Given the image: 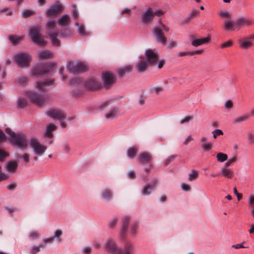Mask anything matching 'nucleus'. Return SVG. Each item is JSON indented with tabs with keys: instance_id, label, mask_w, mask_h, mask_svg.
Listing matches in <instances>:
<instances>
[{
	"instance_id": "obj_1",
	"label": "nucleus",
	"mask_w": 254,
	"mask_h": 254,
	"mask_svg": "<svg viewBox=\"0 0 254 254\" xmlns=\"http://www.w3.org/2000/svg\"><path fill=\"white\" fill-rule=\"evenodd\" d=\"M103 246L107 252L112 254H133L134 248L133 244L128 243L122 250L118 247L116 240L112 237H108L104 240Z\"/></svg>"
},
{
	"instance_id": "obj_2",
	"label": "nucleus",
	"mask_w": 254,
	"mask_h": 254,
	"mask_svg": "<svg viewBox=\"0 0 254 254\" xmlns=\"http://www.w3.org/2000/svg\"><path fill=\"white\" fill-rule=\"evenodd\" d=\"M145 54L146 61H139L136 65V69L140 73L145 72L148 66L153 65L158 60V54L154 50L151 49L146 50Z\"/></svg>"
},
{
	"instance_id": "obj_3",
	"label": "nucleus",
	"mask_w": 254,
	"mask_h": 254,
	"mask_svg": "<svg viewBox=\"0 0 254 254\" xmlns=\"http://www.w3.org/2000/svg\"><path fill=\"white\" fill-rule=\"evenodd\" d=\"M28 31L31 40L35 45L40 47H44L46 45V42L40 33L41 27L40 26H33L29 28Z\"/></svg>"
},
{
	"instance_id": "obj_4",
	"label": "nucleus",
	"mask_w": 254,
	"mask_h": 254,
	"mask_svg": "<svg viewBox=\"0 0 254 254\" xmlns=\"http://www.w3.org/2000/svg\"><path fill=\"white\" fill-rule=\"evenodd\" d=\"M46 115L53 120L58 121L63 128L67 126V117L64 111L59 109L53 108L46 112Z\"/></svg>"
},
{
	"instance_id": "obj_5",
	"label": "nucleus",
	"mask_w": 254,
	"mask_h": 254,
	"mask_svg": "<svg viewBox=\"0 0 254 254\" xmlns=\"http://www.w3.org/2000/svg\"><path fill=\"white\" fill-rule=\"evenodd\" d=\"M29 145L32 149L33 152L36 155V157L33 158L35 161H37V157L43 156L47 149L46 145L42 144L35 138H32L29 140Z\"/></svg>"
},
{
	"instance_id": "obj_6",
	"label": "nucleus",
	"mask_w": 254,
	"mask_h": 254,
	"mask_svg": "<svg viewBox=\"0 0 254 254\" xmlns=\"http://www.w3.org/2000/svg\"><path fill=\"white\" fill-rule=\"evenodd\" d=\"M154 32L153 36L155 40L157 42L164 45L167 41V38L163 33L164 31L166 32L169 31V28L163 23H160L159 25L153 27Z\"/></svg>"
},
{
	"instance_id": "obj_7",
	"label": "nucleus",
	"mask_w": 254,
	"mask_h": 254,
	"mask_svg": "<svg viewBox=\"0 0 254 254\" xmlns=\"http://www.w3.org/2000/svg\"><path fill=\"white\" fill-rule=\"evenodd\" d=\"M54 69V64L53 63H41L36 65L32 69L34 76H38L50 73Z\"/></svg>"
},
{
	"instance_id": "obj_8",
	"label": "nucleus",
	"mask_w": 254,
	"mask_h": 254,
	"mask_svg": "<svg viewBox=\"0 0 254 254\" xmlns=\"http://www.w3.org/2000/svg\"><path fill=\"white\" fill-rule=\"evenodd\" d=\"M86 65L82 62H67L66 69L71 73L78 74L86 70Z\"/></svg>"
},
{
	"instance_id": "obj_9",
	"label": "nucleus",
	"mask_w": 254,
	"mask_h": 254,
	"mask_svg": "<svg viewBox=\"0 0 254 254\" xmlns=\"http://www.w3.org/2000/svg\"><path fill=\"white\" fill-rule=\"evenodd\" d=\"M32 60V57L29 54L25 53H19L15 56V60L20 67H28L29 65Z\"/></svg>"
},
{
	"instance_id": "obj_10",
	"label": "nucleus",
	"mask_w": 254,
	"mask_h": 254,
	"mask_svg": "<svg viewBox=\"0 0 254 254\" xmlns=\"http://www.w3.org/2000/svg\"><path fill=\"white\" fill-rule=\"evenodd\" d=\"M6 132L9 135L11 138L12 142L15 145L18 146L23 149L27 147V144L24 136L17 135L14 132L11 131L9 128H6Z\"/></svg>"
},
{
	"instance_id": "obj_11",
	"label": "nucleus",
	"mask_w": 254,
	"mask_h": 254,
	"mask_svg": "<svg viewBox=\"0 0 254 254\" xmlns=\"http://www.w3.org/2000/svg\"><path fill=\"white\" fill-rule=\"evenodd\" d=\"M27 96L32 103L39 106L44 104L47 98L45 93L39 94L33 92H29Z\"/></svg>"
},
{
	"instance_id": "obj_12",
	"label": "nucleus",
	"mask_w": 254,
	"mask_h": 254,
	"mask_svg": "<svg viewBox=\"0 0 254 254\" xmlns=\"http://www.w3.org/2000/svg\"><path fill=\"white\" fill-rule=\"evenodd\" d=\"M158 182V179L155 178L151 182L145 185L142 188L141 193L143 195H149L154 191Z\"/></svg>"
},
{
	"instance_id": "obj_13",
	"label": "nucleus",
	"mask_w": 254,
	"mask_h": 254,
	"mask_svg": "<svg viewBox=\"0 0 254 254\" xmlns=\"http://www.w3.org/2000/svg\"><path fill=\"white\" fill-rule=\"evenodd\" d=\"M102 79L106 88H108L115 82V77L111 72H105L103 73Z\"/></svg>"
},
{
	"instance_id": "obj_14",
	"label": "nucleus",
	"mask_w": 254,
	"mask_h": 254,
	"mask_svg": "<svg viewBox=\"0 0 254 254\" xmlns=\"http://www.w3.org/2000/svg\"><path fill=\"white\" fill-rule=\"evenodd\" d=\"M130 219V215H124L122 219V226L120 229V235L122 238L125 236L127 230Z\"/></svg>"
},
{
	"instance_id": "obj_15",
	"label": "nucleus",
	"mask_w": 254,
	"mask_h": 254,
	"mask_svg": "<svg viewBox=\"0 0 254 254\" xmlns=\"http://www.w3.org/2000/svg\"><path fill=\"white\" fill-rule=\"evenodd\" d=\"M63 233L60 230H56L54 234V236L47 238H45L43 240V241L46 244H52L55 241H57L58 243L60 242V238L62 237Z\"/></svg>"
},
{
	"instance_id": "obj_16",
	"label": "nucleus",
	"mask_w": 254,
	"mask_h": 254,
	"mask_svg": "<svg viewBox=\"0 0 254 254\" xmlns=\"http://www.w3.org/2000/svg\"><path fill=\"white\" fill-rule=\"evenodd\" d=\"M223 29L226 31H234L240 29V26H238L237 20H228L225 21Z\"/></svg>"
},
{
	"instance_id": "obj_17",
	"label": "nucleus",
	"mask_w": 254,
	"mask_h": 254,
	"mask_svg": "<svg viewBox=\"0 0 254 254\" xmlns=\"http://www.w3.org/2000/svg\"><path fill=\"white\" fill-rule=\"evenodd\" d=\"M62 9V5L59 2H57L48 8L45 11V14L49 16H52L58 13Z\"/></svg>"
},
{
	"instance_id": "obj_18",
	"label": "nucleus",
	"mask_w": 254,
	"mask_h": 254,
	"mask_svg": "<svg viewBox=\"0 0 254 254\" xmlns=\"http://www.w3.org/2000/svg\"><path fill=\"white\" fill-rule=\"evenodd\" d=\"M114 195L112 190L104 189L101 193L100 198L105 202H109L113 199Z\"/></svg>"
},
{
	"instance_id": "obj_19",
	"label": "nucleus",
	"mask_w": 254,
	"mask_h": 254,
	"mask_svg": "<svg viewBox=\"0 0 254 254\" xmlns=\"http://www.w3.org/2000/svg\"><path fill=\"white\" fill-rule=\"evenodd\" d=\"M150 159H151V157L148 153H146V152L141 153L139 155V162L146 163L149 164L148 167L144 168V171L146 173H148L150 169Z\"/></svg>"
},
{
	"instance_id": "obj_20",
	"label": "nucleus",
	"mask_w": 254,
	"mask_h": 254,
	"mask_svg": "<svg viewBox=\"0 0 254 254\" xmlns=\"http://www.w3.org/2000/svg\"><path fill=\"white\" fill-rule=\"evenodd\" d=\"M49 35L52 45L53 46H56L60 47L61 46L60 40L58 38L59 35V32L57 30H54L52 32L48 34Z\"/></svg>"
},
{
	"instance_id": "obj_21",
	"label": "nucleus",
	"mask_w": 254,
	"mask_h": 254,
	"mask_svg": "<svg viewBox=\"0 0 254 254\" xmlns=\"http://www.w3.org/2000/svg\"><path fill=\"white\" fill-rule=\"evenodd\" d=\"M85 86L89 89H95L100 86V84L95 79H88L84 81Z\"/></svg>"
},
{
	"instance_id": "obj_22",
	"label": "nucleus",
	"mask_w": 254,
	"mask_h": 254,
	"mask_svg": "<svg viewBox=\"0 0 254 254\" xmlns=\"http://www.w3.org/2000/svg\"><path fill=\"white\" fill-rule=\"evenodd\" d=\"M153 17V12L151 8H148L141 16L142 21L144 23L149 24Z\"/></svg>"
},
{
	"instance_id": "obj_23",
	"label": "nucleus",
	"mask_w": 254,
	"mask_h": 254,
	"mask_svg": "<svg viewBox=\"0 0 254 254\" xmlns=\"http://www.w3.org/2000/svg\"><path fill=\"white\" fill-rule=\"evenodd\" d=\"M210 39L209 37L203 38L201 39L196 38L195 37H192L190 39L191 43L192 46L194 47H197L201 45L207 43Z\"/></svg>"
},
{
	"instance_id": "obj_24",
	"label": "nucleus",
	"mask_w": 254,
	"mask_h": 254,
	"mask_svg": "<svg viewBox=\"0 0 254 254\" xmlns=\"http://www.w3.org/2000/svg\"><path fill=\"white\" fill-rule=\"evenodd\" d=\"M54 80L53 79H48L45 80L39 81L37 82V87L40 90L47 86H51L54 84Z\"/></svg>"
},
{
	"instance_id": "obj_25",
	"label": "nucleus",
	"mask_w": 254,
	"mask_h": 254,
	"mask_svg": "<svg viewBox=\"0 0 254 254\" xmlns=\"http://www.w3.org/2000/svg\"><path fill=\"white\" fill-rule=\"evenodd\" d=\"M57 127L54 124L47 125L45 131V136L48 138H51L53 136V131Z\"/></svg>"
},
{
	"instance_id": "obj_26",
	"label": "nucleus",
	"mask_w": 254,
	"mask_h": 254,
	"mask_svg": "<svg viewBox=\"0 0 254 254\" xmlns=\"http://www.w3.org/2000/svg\"><path fill=\"white\" fill-rule=\"evenodd\" d=\"M70 21L69 16L68 14L63 15L59 19L57 23L62 27L66 26Z\"/></svg>"
},
{
	"instance_id": "obj_27",
	"label": "nucleus",
	"mask_w": 254,
	"mask_h": 254,
	"mask_svg": "<svg viewBox=\"0 0 254 254\" xmlns=\"http://www.w3.org/2000/svg\"><path fill=\"white\" fill-rule=\"evenodd\" d=\"M18 164L16 161H8L5 164L7 171L14 172L17 168Z\"/></svg>"
},
{
	"instance_id": "obj_28",
	"label": "nucleus",
	"mask_w": 254,
	"mask_h": 254,
	"mask_svg": "<svg viewBox=\"0 0 254 254\" xmlns=\"http://www.w3.org/2000/svg\"><path fill=\"white\" fill-rule=\"evenodd\" d=\"M221 172L222 176L231 179L235 175V173L232 169L221 168Z\"/></svg>"
},
{
	"instance_id": "obj_29",
	"label": "nucleus",
	"mask_w": 254,
	"mask_h": 254,
	"mask_svg": "<svg viewBox=\"0 0 254 254\" xmlns=\"http://www.w3.org/2000/svg\"><path fill=\"white\" fill-rule=\"evenodd\" d=\"M236 20L237 25L240 26V28L241 27L242 25L249 26L251 25L252 24V20L250 19H247L241 17L237 19Z\"/></svg>"
},
{
	"instance_id": "obj_30",
	"label": "nucleus",
	"mask_w": 254,
	"mask_h": 254,
	"mask_svg": "<svg viewBox=\"0 0 254 254\" xmlns=\"http://www.w3.org/2000/svg\"><path fill=\"white\" fill-rule=\"evenodd\" d=\"M133 69V66L128 65L120 69L118 72V75L120 77H124L126 73L130 72Z\"/></svg>"
},
{
	"instance_id": "obj_31",
	"label": "nucleus",
	"mask_w": 254,
	"mask_h": 254,
	"mask_svg": "<svg viewBox=\"0 0 254 254\" xmlns=\"http://www.w3.org/2000/svg\"><path fill=\"white\" fill-rule=\"evenodd\" d=\"M252 41L250 38L242 41L240 42V47L243 49H248L252 46Z\"/></svg>"
},
{
	"instance_id": "obj_32",
	"label": "nucleus",
	"mask_w": 254,
	"mask_h": 254,
	"mask_svg": "<svg viewBox=\"0 0 254 254\" xmlns=\"http://www.w3.org/2000/svg\"><path fill=\"white\" fill-rule=\"evenodd\" d=\"M249 118V117L248 115L246 114L242 115L234 118L233 119V123L235 124L241 123L248 120Z\"/></svg>"
},
{
	"instance_id": "obj_33",
	"label": "nucleus",
	"mask_w": 254,
	"mask_h": 254,
	"mask_svg": "<svg viewBox=\"0 0 254 254\" xmlns=\"http://www.w3.org/2000/svg\"><path fill=\"white\" fill-rule=\"evenodd\" d=\"M77 26V32L81 36H87L89 35L88 32L85 30L84 26L83 24L76 23Z\"/></svg>"
},
{
	"instance_id": "obj_34",
	"label": "nucleus",
	"mask_w": 254,
	"mask_h": 254,
	"mask_svg": "<svg viewBox=\"0 0 254 254\" xmlns=\"http://www.w3.org/2000/svg\"><path fill=\"white\" fill-rule=\"evenodd\" d=\"M8 38L10 42L14 45H16L19 43L23 39L22 36H15L13 35H10Z\"/></svg>"
},
{
	"instance_id": "obj_35",
	"label": "nucleus",
	"mask_w": 254,
	"mask_h": 254,
	"mask_svg": "<svg viewBox=\"0 0 254 254\" xmlns=\"http://www.w3.org/2000/svg\"><path fill=\"white\" fill-rule=\"evenodd\" d=\"M27 77L23 75L18 76L15 79V83L17 85H23L27 82Z\"/></svg>"
},
{
	"instance_id": "obj_36",
	"label": "nucleus",
	"mask_w": 254,
	"mask_h": 254,
	"mask_svg": "<svg viewBox=\"0 0 254 254\" xmlns=\"http://www.w3.org/2000/svg\"><path fill=\"white\" fill-rule=\"evenodd\" d=\"M139 228V223L136 221L133 222L131 225L130 233L132 236L135 235L137 233V230Z\"/></svg>"
},
{
	"instance_id": "obj_37",
	"label": "nucleus",
	"mask_w": 254,
	"mask_h": 254,
	"mask_svg": "<svg viewBox=\"0 0 254 254\" xmlns=\"http://www.w3.org/2000/svg\"><path fill=\"white\" fill-rule=\"evenodd\" d=\"M137 150V147H130L127 151V154L129 158H133L135 153Z\"/></svg>"
},
{
	"instance_id": "obj_38",
	"label": "nucleus",
	"mask_w": 254,
	"mask_h": 254,
	"mask_svg": "<svg viewBox=\"0 0 254 254\" xmlns=\"http://www.w3.org/2000/svg\"><path fill=\"white\" fill-rule=\"evenodd\" d=\"M107 119H113L117 117V111L114 109L105 115Z\"/></svg>"
},
{
	"instance_id": "obj_39",
	"label": "nucleus",
	"mask_w": 254,
	"mask_h": 254,
	"mask_svg": "<svg viewBox=\"0 0 254 254\" xmlns=\"http://www.w3.org/2000/svg\"><path fill=\"white\" fill-rule=\"evenodd\" d=\"M217 160L218 162H223L228 159V156L226 154L222 152H219L216 155Z\"/></svg>"
},
{
	"instance_id": "obj_40",
	"label": "nucleus",
	"mask_w": 254,
	"mask_h": 254,
	"mask_svg": "<svg viewBox=\"0 0 254 254\" xmlns=\"http://www.w3.org/2000/svg\"><path fill=\"white\" fill-rule=\"evenodd\" d=\"M52 52L50 50H42L38 52V56L41 58L51 56Z\"/></svg>"
},
{
	"instance_id": "obj_41",
	"label": "nucleus",
	"mask_w": 254,
	"mask_h": 254,
	"mask_svg": "<svg viewBox=\"0 0 254 254\" xmlns=\"http://www.w3.org/2000/svg\"><path fill=\"white\" fill-rule=\"evenodd\" d=\"M46 28L47 30H52L55 28L56 22L55 20L53 19H51L46 24Z\"/></svg>"
},
{
	"instance_id": "obj_42",
	"label": "nucleus",
	"mask_w": 254,
	"mask_h": 254,
	"mask_svg": "<svg viewBox=\"0 0 254 254\" xmlns=\"http://www.w3.org/2000/svg\"><path fill=\"white\" fill-rule=\"evenodd\" d=\"M60 34V37L62 38H67L69 37L71 33V30L69 29H66L64 31L61 30L59 32Z\"/></svg>"
},
{
	"instance_id": "obj_43",
	"label": "nucleus",
	"mask_w": 254,
	"mask_h": 254,
	"mask_svg": "<svg viewBox=\"0 0 254 254\" xmlns=\"http://www.w3.org/2000/svg\"><path fill=\"white\" fill-rule=\"evenodd\" d=\"M27 105V101L24 98H20L17 101V107L19 108H23Z\"/></svg>"
},
{
	"instance_id": "obj_44",
	"label": "nucleus",
	"mask_w": 254,
	"mask_h": 254,
	"mask_svg": "<svg viewBox=\"0 0 254 254\" xmlns=\"http://www.w3.org/2000/svg\"><path fill=\"white\" fill-rule=\"evenodd\" d=\"M212 143L211 142H205L201 144V147L205 151H208L211 149Z\"/></svg>"
},
{
	"instance_id": "obj_45",
	"label": "nucleus",
	"mask_w": 254,
	"mask_h": 254,
	"mask_svg": "<svg viewBox=\"0 0 254 254\" xmlns=\"http://www.w3.org/2000/svg\"><path fill=\"white\" fill-rule=\"evenodd\" d=\"M198 176V174L194 170H192L191 172L189 174V179L190 181H192L195 179Z\"/></svg>"
},
{
	"instance_id": "obj_46",
	"label": "nucleus",
	"mask_w": 254,
	"mask_h": 254,
	"mask_svg": "<svg viewBox=\"0 0 254 254\" xmlns=\"http://www.w3.org/2000/svg\"><path fill=\"white\" fill-rule=\"evenodd\" d=\"M34 11L31 9H24L22 12V16L28 17L34 14Z\"/></svg>"
},
{
	"instance_id": "obj_47",
	"label": "nucleus",
	"mask_w": 254,
	"mask_h": 254,
	"mask_svg": "<svg viewBox=\"0 0 254 254\" xmlns=\"http://www.w3.org/2000/svg\"><path fill=\"white\" fill-rule=\"evenodd\" d=\"M118 218L117 217H114L112 219L110 220V221L109 222L108 226L110 228H114L115 225H116L117 221H118Z\"/></svg>"
},
{
	"instance_id": "obj_48",
	"label": "nucleus",
	"mask_w": 254,
	"mask_h": 254,
	"mask_svg": "<svg viewBox=\"0 0 254 254\" xmlns=\"http://www.w3.org/2000/svg\"><path fill=\"white\" fill-rule=\"evenodd\" d=\"M45 247V245L44 244H40L39 246L32 248V251H31V254H37L38 252L40 251L41 247Z\"/></svg>"
},
{
	"instance_id": "obj_49",
	"label": "nucleus",
	"mask_w": 254,
	"mask_h": 254,
	"mask_svg": "<svg viewBox=\"0 0 254 254\" xmlns=\"http://www.w3.org/2000/svg\"><path fill=\"white\" fill-rule=\"evenodd\" d=\"M212 133L213 134V137L214 138H216L219 135L223 134V131L219 129H216L214 130Z\"/></svg>"
},
{
	"instance_id": "obj_50",
	"label": "nucleus",
	"mask_w": 254,
	"mask_h": 254,
	"mask_svg": "<svg viewBox=\"0 0 254 254\" xmlns=\"http://www.w3.org/2000/svg\"><path fill=\"white\" fill-rule=\"evenodd\" d=\"M233 45V42L231 40H228L224 43H222L220 45V48H224L230 47Z\"/></svg>"
},
{
	"instance_id": "obj_51",
	"label": "nucleus",
	"mask_w": 254,
	"mask_h": 254,
	"mask_svg": "<svg viewBox=\"0 0 254 254\" xmlns=\"http://www.w3.org/2000/svg\"><path fill=\"white\" fill-rule=\"evenodd\" d=\"M192 118L191 116H186L180 121V125H183L186 123H188L191 121Z\"/></svg>"
},
{
	"instance_id": "obj_52",
	"label": "nucleus",
	"mask_w": 254,
	"mask_h": 254,
	"mask_svg": "<svg viewBox=\"0 0 254 254\" xmlns=\"http://www.w3.org/2000/svg\"><path fill=\"white\" fill-rule=\"evenodd\" d=\"M176 157L175 155H172L166 158L165 161L164 162V165L167 166Z\"/></svg>"
},
{
	"instance_id": "obj_53",
	"label": "nucleus",
	"mask_w": 254,
	"mask_h": 254,
	"mask_svg": "<svg viewBox=\"0 0 254 254\" xmlns=\"http://www.w3.org/2000/svg\"><path fill=\"white\" fill-rule=\"evenodd\" d=\"M224 107L226 109L229 110L233 107V103L230 100H228L226 101L224 104Z\"/></svg>"
},
{
	"instance_id": "obj_54",
	"label": "nucleus",
	"mask_w": 254,
	"mask_h": 254,
	"mask_svg": "<svg viewBox=\"0 0 254 254\" xmlns=\"http://www.w3.org/2000/svg\"><path fill=\"white\" fill-rule=\"evenodd\" d=\"M219 15L224 18H228L230 17V13L227 10H222L219 13Z\"/></svg>"
},
{
	"instance_id": "obj_55",
	"label": "nucleus",
	"mask_w": 254,
	"mask_h": 254,
	"mask_svg": "<svg viewBox=\"0 0 254 254\" xmlns=\"http://www.w3.org/2000/svg\"><path fill=\"white\" fill-rule=\"evenodd\" d=\"M181 189L185 191H189L191 190L190 186L186 183H182L181 184Z\"/></svg>"
},
{
	"instance_id": "obj_56",
	"label": "nucleus",
	"mask_w": 254,
	"mask_h": 254,
	"mask_svg": "<svg viewBox=\"0 0 254 254\" xmlns=\"http://www.w3.org/2000/svg\"><path fill=\"white\" fill-rule=\"evenodd\" d=\"M92 248L90 247H86L82 249V252L84 254H89L91 252Z\"/></svg>"
},
{
	"instance_id": "obj_57",
	"label": "nucleus",
	"mask_w": 254,
	"mask_h": 254,
	"mask_svg": "<svg viewBox=\"0 0 254 254\" xmlns=\"http://www.w3.org/2000/svg\"><path fill=\"white\" fill-rule=\"evenodd\" d=\"M8 156V154L5 152L0 150V161H3L4 159Z\"/></svg>"
},
{
	"instance_id": "obj_58",
	"label": "nucleus",
	"mask_w": 254,
	"mask_h": 254,
	"mask_svg": "<svg viewBox=\"0 0 254 254\" xmlns=\"http://www.w3.org/2000/svg\"><path fill=\"white\" fill-rule=\"evenodd\" d=\"M127 176L128 178L131 179H135V172L133 170H130L127 173Z\"/></svg>"
},
{
	"instance_id": "obj_59",
	"label": "nucleus",
	"mask_w": 254,
	"mask_h": 254,
	"mask_svg": "<svg viewBox=\"0 0 254 254\" xmlns=\"http://www.w3.org/2000/svg\"><path fill=\"white\" fill-rule=\"evenodd\" d=\"M151 90L156 93H158L162 92L163 90V89L161 87L156 86V87L151 88Z\"/></svg>"
},
{
	"instance_id": "obj_60",
	"label": "nucleus",
	"mask_w": 254,
	"mask_h": 254,
	"mask_svg": "<svg viewBox=\"0 0 254 254\" xmlns=\"http://www.w3.org/2000/svg\"><path fill=\"white\" fill-rule=\"evenodd\" d=\"M16 186L17 184L16 183H12L7 185V189L8 190H13L15 189Z\"/></svg>"
},
{
	"instance_id": "obj_61",
	"label": "nucleus",
	"mask_w": 254,
	"mask_h": 254,
	"mask_svg": "<svg viewBox=\"0 0 254 254\" xmlns=\"http://www.w3.org/2000/svg\"><path fill=\"white\" fill-rule=\"evenodd\" d=\"M190 52L189 51H183V52H179L177 53V57H181L183 56H187L189 55H190Z\"/></svg>"
},
{
	"instance_id": "obj_62",
	"label": "nucleus",
	"mask_w": 254,
	"mask_h": 254,
	"mask_svg": "<svg viewBox=\"0 0 254 254\" xmlns=\"http://www.w3.org/2000/svg\"><path fill=\"white\" fill-rule=\"evenodd\" d=\"M1 167L0 166V181L6 180L7 178V175L1 172Z\"/></svg>"
},
{
	"instance_id": "obj_63",
	"label": "nucleus",
	"mask_w": 254,
	"mask_h": 254,
	"mask_svg": "<svg viewBox=\"0 0 254 254\" xmlns=\"http://www.w3.org/2000/svg\"><path fill=\"white\" fill-rule=\"evenodd\" d=\"M198 12H199V11L197 10H196V9L193 10L190 12V15L189 16H190V17L192 18L193 17L196 16L198 13Z\"/></svg>"
},
{
	"instance_id": "obj_64",
	"label": "nucleus",
	"mask_w": 254,
	"mask_h": 254,
	"mask_svg": "<svg viewBox=\"0 0 254 254\" xmlns=\"http://www.w3.org/2000/svg\"><path fill=\"white\" fill-rule=\"evenodd\" d=\"M29 237L31 239H36L39 237V235L37 233L33 232L29 235Z\"/></svg>"
}]
</instances>
